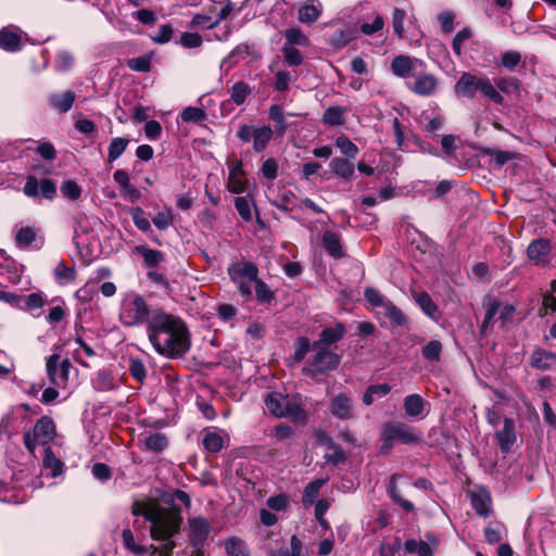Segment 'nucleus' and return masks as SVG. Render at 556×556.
Returning a JSON list of instances; mask_svg holds the SVG:
<instances>
[{"instance_id": "1", "label": "nucleus", "mask_w": 556, "mask_h": 556, "mask_svg": "<svg viewBox=\"0 0 556 556\" xmlns=\"http://www.w3.org/2000/svg\"><path fill=\"white\" fill-rule=\"evenodd\" d=\"M132 514L143 516L150 523V532L153 540L167 541L164 552L161 553L154 545L149 546L152 556H172L175 543L169 539L179 532L182 521L181 509L172 506L163 507L157 501L148 498L136 501L132 504Z\"/></svg>"}, {"instance_id": "2", "label": "nucleus", "mask_w": 556, "mask_h": 556, "mask_svg": "<svg viewBox=\"0 0 556 556\" xmlns=\"http://www.w3.org/2000/svg\"><path fill=\"white\" fill-rule=\"evenodd\" d=\"M156 308L150 307L146 299L135 292H128L123 296L118 318L124 327L132 328L149 324Z\"/></svg>"}, {"instance_id": "3", "label": "nucleus", "mask_w": 556, "mask_h": 556, "mask_svg": "<svg viewBox=\"0 0 556 556\" xmlns=\"http://www.w3.org/2000/svg\"><path fill=\"white\" fill-rule=\"evenodd\" d=\"M152 344L156 353L167 358L182 357L191 346L190 332L184 321Z\"/></svg>"}, {"instance_id": "4", "label": "nucleus", "mask_w": 556, "mask_h": 556, "mask_svg": "<svg viewBox=\"0 0 556 556\" xmlns=\"http://www.w3.org/2000/svg\"><path fill=\"white\" fill-rule=\"evenodd\" d=\"M152 344L156 353L167 358L182 357L191 346L190 332L184 321Z\"/></svg>"}, {"instance_id": "5", "label": "nucleus", "mask_w": 556, "mask_h": 556, "mask_svg": "<svg viewBox=\"0 0 556 556\" xmlns=\"http://www.w3.org/2000/svg\"><path fill=\"white\" fill-rule=\"evenodd\" d=\"M340 361L341 357L331 352L328 348L312 345V355L308 357L303 371L306 376L312 378L327 375L338 368Z\"/></svg>"}, {"instance_id": "6", "label": "nucleus", "mask_w": 556, "mask_h": 556, "mask_svg": "<svg viewBox=\"0 0 556 556\" xmlns=\"http://www.w3.org/2000/svg\"><path fill=\"white\" fill-rule=\"evenodd\" d=\"M181 318L173 314H168L163 309L156 308L147 326V334L151 344L160 338L165 337L173 328L179 326Z\"/></svg>"}, {"instance_id": "7", "label": "nucleus", "mask_w": 556, "mask_h": 556, "mask_svg": "<svg viewBox=\"0 0 556 556\" xmlns=\"http://www.w3.org/2000/svg\"><path fill=\"white\" fill-rule=\"evenodd\" d=\"M274 130L269 126L255 127L243 124L238 128L237 137L243 143L253 141V150L256 153L264 151L273 139Z\"/></svg>"}, {"instance_id": "8", "label": "nucleus", "mask_w": 556, "mask_h": 556, "mask_svg": "<svg viewBox=\"0 0 556 556\" xmlns=\"http://www.w3.org/2000/svg\"><path fill=\"white\" fill-rule=\"evenodd\" d=\"M71 367V362L67 358L61 361L59 354H52L47 358V375L50 381L58 387L66 384Z\"/></svg>"}, {"instance_id": "9", "label": "nucleus", "mask_w": 556, "mask_h": 556, "mask_svg": "<svg viewBox=\"0 0 556 556\" xmlns=\"http://www.w3.org/2000/svg\"><path fill=\"white\" fill-rule=\"evenodd\" d=\"M387 430L389 441H395L403 444H416L421 441L420 433L416 432L410 426L402 422H388L383 426Z\"/></svg>"}, {"instance_id": "10", "label": "nucleus", "mask_w": 556, "mask_h": 556, "mask_svg": "<svg viewBox=\"0 0 556 556\" xmlns=\"http://www.w3.org/2000/svg\"><path fill=\"white\" fill-rule=\"evenodd\" d=\"M438 86V77L427 72L416 73L414 75V81L407 84L408 89L420 97H430L434 94Z\"/></svg>"}, {"instance_id": "11", "label": "nucleus", "mask_w": 556, "mask_h": 556, "mask_svg": "<svg viewBox=\"0 0 556 556\" xmlns=\"http://www.w3.org/2000/svg\"><path fill=\"white\" fill-rule=\"evenodd\" d=\"M424 61L408 55H396L391 62V72L400 78H407L416 74L418 67H425Z\"/></svg>"}, {"instance_id": "12", "label": "nucleus", "mask_w": 556, "mask_h": 556, "mask_svg": "<svg viewBox=\"0 0 556 556\" xmlns=\"http://www.w3.org/2000/svg\"><path fill=\"white\" fill-rule=\"evenodd\" d=\"M189 540L194 548L202 547L206 542L212 527L204 517H194L189 519Z\"/></svg>"}, {"instance_id": "13", "label": "nucleus", "mask_w": 556, "mask_h": 556, "mask_svg": "<svg viewBox=\"0 0 556 556\" xmlns=\"http://www.w3.org/2000/svg\"><path fill=\"white\" fill-rule=\"evenodd\" d=\"M27 197L36 198L39 193L48 200H52L56 195L55 184L50 179H42L40 182L34 176H29L23 188Z\"/></svg>"}, {"instance_id": "14", "label": "nucleus", "mask_w": 556, "mask_h": 556, "mask_svg": "<svg viewBox=\"0 0 556 556\" xmlns=\"http://www.w3.org/2000/svg\"><path fill=\"white\" fill-rule=\"evenodd\" d=\"M482 77L465 72L456 81L454 90L458 98L473 99L479 91Z\"/></svg>"}, {"instance_id": "15", "label": "nucleus", "mask_w": 556, "mask_h": 556, "mask_svg": "<svg viewBox=\"0 0 556 556\" xmlns=\"http://www.w3.org/2000/svg\"><path fill=\"white\" fill-rule=\"evenodd\" d=\"M471 505L479 516L488 517L492 514V497L483 486H477L470 493Z\"/></svg>"}, {"instance_id": "16", "label": "nucleus", "mask_w": 556, "mask_h": 556, "mask_svg": "<svg viewBox=\"0 0 556 556\" xmlns=\"http://www.w3.org/2000/svg\"><path fill=\"white\" fill-rule=\"evenodd\" d=\"M330 413L338 419L348 420L353 417L352 400L345 393H339L331 400Z\"/></svg>"}, {"instance_id": "17", "label": "nucleus", "mask_w": 556, "mask_h": 556, "mask_svg": "<svg viewBox=\"0 0 556 556\" xmlns=\"http://www.w3.org/2000/svg\"><path fill=\"white\" fill-rule=\"evenodd\" d=\"M345 326L338 321L334 326L326 327L321 330L319 339L313 342V346H326L339 342L345 334Z\"/></svg>"}, {"instance_id": "18", "label": "nucleus", "mask_w": 556, "mask_h": 556, "mask_svg": "<svg viewBox=\"0 0 556 556\" xmlns=\"http://www.w3.org/2000/svg\"><path fill=\"white\" fill-rule=\"evenodd\" d=\"M549 252L551 244L549 241L545 239L533 240L527 249L528 257L536 265L546 264L548 262Z\"/></svg>"}, {"instance_id": "19", "label": "nucleus", "mask_w": 556, "mask_h": 556, "mask_svg": "<svg viewBox=\"0 0 556 556\" xmlns=\"http://www.w3.org/2000/svg\"><path fill=\"white\" fill-rule=\"evenodd\" d=\"M229 275L235 281L245 278L249 282H254L258 279V268L252 262H240L229 268Z\"/></svg>"}, {"instance_id": "20", "label": "nucleus", "mask_w": 556, "mask_h": 556, "mask_svg": "<svg viewBox=\"0 0 556 556\" xmlns=\"http://www.w3.org/2000/svg\"><path fill=\"white\" fill-rule=\"evenodd\" d=\"M530 365L539 370H548L556 365V354L542 348H536L530 357Z\"/></svg>"}, {"instance_id": "21", "label": "nucleus", "mask_w": 556, "mask_h": 556, "mask_svg": "<svg viewBox=\"0 0 556 556\" xmlns=\"http://www.w3.org/2000/svg\"><path fill=\"white\" fill-rule=\"evenodd\" d=\"M22 47L21 35L17 29L8 26L0 30V48L9 52H15Z\"/></svg>"}, {"instance_id": "22", "label": "nucleus", "mask_w": 556, "mask_h": 556, "mask_svg": "<svg viewBox=\"0 0 556 556\" xmlns=\"http://www.w3.org/2000/svg\"><path fill=\"white\" fill-rule=\"evenodd\" d=\"M40 230L34 226H22L15 233V244L20 249L30 248L39 239Z\"/></svg>"}, {"instance_id": "23", "label": "nucleus", "mask_w": 556, "mask_h": 556, "mask_svg": "<svg viewBox=\"0 0 556 556\" xmlns=\"http://www.w3.org/2000/svg\"><path fill=\"white\" fill-rule=\"evenodd\" d=\"M501 450L507 453L516 441L515 424L513 419L505 418L503 429L496 433Z\"/></svg>"}, {"instance_id": "24", "label": "nucleus", "mask_w": 556, "mask_h": 556, "mask_svg": "<svg viewBox=\"0 0 556 556\" xmlns=\"http://www.w3.org/2000/svg\"><path fill=\"white\" fill-rule=\"evenodd\" d=\"M76 100V94L72 90H67L63 93H53L49 98L50 105L59 113L68 112Z\"/></svg>"}, {"instance_id": "25", "label": "nucleus", "mask_w": 556, "mask_h": 556, "mask_svg": "<svg viewBox=\"0 0 556 556\" xmlns=\"http://www.w3.org/2000/svg\"><path fill=\"white\" fill-rule=\"evenodd\" d=\"M282 417L290 418L292 421H296L300 424L307 422V414L305 409L298 403L295 400H291L287 396L286 402L283 404Z\"/></svg>"}, {"instance_id": "26", "label": "nucleus", "mask_w": 556, "mask_h": 556, "mask_svg": "<svg viewBox=\"0 0 556 556\" xmlns=\"http://www.w3.org/2000/svg\"><path fill=\"white\" fill-rule=\"evenodd\" d=\"M92 386L96 391L108 392L115 390L118 387V382L110 370L101 369L92 380Z\"/></svg>"}, {"instance_id": "27", "label": "nucleus", "mask_w": 556, "mask_h": 556, "mask_svg": "<svg viewBox=\"0 0 556 556\" xmlns=\"http://www.w3.org/2000/svg\"><path fill=\"white\" fill-rule=\"evenodd\" d=\"M403 407L408 417L421 418L426 407V402L419 394H409L405 396Z\"/></svg>"}, {"instance_id": "28", "label": "nucleus", "mask_w": 556, "mask_h": 556, "mask_svg": "<svg viewBox=\"0 0 556 556\" xmlns=\"http://www.w3.org/2000/svg\"><path fill=\"white\" fill-rule=\"evenodd\" d=\"M323 247L334 258H340L344 255L340 236L331 230H327L323 235Z\"/></svg>"}, {"instance_id": "29", "label": "nucleus", "mask_w": 556, "mask_h": 556, "mask_svg": "<svg viewBox=\"0 0 556 556\" xmlns=\"http://www.w3.org/2000/svg\"><path fill=\"white\" fill-rule=\"evenodd\" d=\"M329 166L334 176L344 180L351 179L355 172L354 165L343 157H333Z\"/></svg>"}, {"instance_id": "30", "label": "nucleus", "mask_w": 556, "mask_h": 556, "mask_svg": "<svg viewBox=\"0 0 556 556\" xmlns=\"http://www.w3.org/2000/svg\"><path fill=\"white\" fill-rule=\"evenodd\" d=\"M33 432L42 440V442L51 440L55 433L53 420L49 417H41L36 421Z\"/></svg>"}, {"instance_id": "31", "label": "nucleus", "mask_w": 556, "mask_h": 556, "mask_svg": "<svg viewBox=\"0 0 556 556\" xmlns=\"http://www.w3.org/2000/svg\"><path fill=\"white\" fill-rule=\"evenodd\" d=\"M135 252L143 257V265L151 269L164 261V254L159 250L150 249L146 245H138Z\"/></svg>"}, {"instance_id": "32", "label": "nucleus", "mask_w": 556, "mask_h": 556, "mask_svg": "<svg viewBox=\"0 0 556 556\" xmlns=\"http://www.w3.org/2000/svg\"><path fill=\"white\" fill-rule=\"evenodd\" d=\"M140 441L143 443L144 448L147 451H150L153 453H161L168 445V440H167L166 435L161 432H156L151 435H148L143 439H140Z\"/></svg>"}, {"instance_id": "33", "label": "nucleus", "mask_w": 556, "mask_h": 556, "mask_svg": "<svg viewBox=\"0 0 556 556\" xmlns=\"http://www.w3.org/2000/svg\"><path fill=\"white\" fill-rule=\"evenodd\" d=\"M346 112H348V110L345 108L338 106V105L330 106L324 112L321 121L325 125H328V126L343 125L345 122L344 116H345Z\"/></svg>"}, {"instance_id": "34", "label": "nucleus", "mask_w": 556, "mask_h": 556, "mask_svg": "<svg viewBox=\"0 0 556 556\" xmlns=\"http://www.w3.org/2000/svg\"><path fill=\"white\" fill-rule=\"evenodd\" d=\"M397 477H399V475H396V473L391 476L390 483L388 486L389 496L392 498V501L394 503L400 505L406 513H410L415 508L414 504L410 501L405 500L401 496L400 491L396 486Z\"/></svg>"}, {"instance_id": "35", "label": "nucleus", "mask_w": 556, "mask_h": 556, "mask_svg": "<svg viewBox=\"0 0 556 556\" xmlns=\"http://www.w3.org/2000/svg\"><path fill=\"white\" fill-rule=\"evenodd\" d=\"M404 551L408 554H417L418 556H434L433 548L425 541H416L408 539L405 541Z\"/></svg>"}, {"instance_id": "36", "label": "nucleus", "mask_w": 556, "mask_h": 556, "mask_svg": "<svg viewBox=\"0 0 556 556\" xmlns=\"http://www.w3.org/2000/svg\"><path fill=\"white\" fill-rule=\"evenodd\" d=\"M286 399L287 396H283L278 392L269 393L265 399L266 409L275 417L282 418V409Z\"/></svg>"}, {"instance_id": "37", "label": "nucleus", "mask_w": 556, "mask_h": 556, "mask_svg": "<svg viewBox=\"0 0 556 556\" xmlns=\"http://www.w3.org/2000/svg\"><path fill=\"white\" fill-rule=\"evenodd\" d=\"M416 303L421 311L429 317L435 318L438 314V305L432 301L431 296L425 292H418L414 296Z\"/></svg>"}, {"instance_id": "38", "label": "nucleus", "mask_w": 556, "mask_h": 556, "mask_svg": "<svg viewBox=\"0 0 556 556\" xmlns=\"http://www.w3.org/2000/svg\"><path fill=\"white\" fill-rule=\"evenodd\" d=\"M383 314L390 320L392 327H401L406 323V316L404 313L394 305L391 301L384 304L382 307Z\"/></svg>"}, {"instance_id": "39", "label": "nucleus", "mask_w": 556, "mask_h": 556, "mask_svg": "<svg viewBox=\"0 0 556 556\" xmlns=\"http://www.w3.org/2000/svg\"><path fill=\"white\" fill-rule=\"evenodd\" d=\"M129 144V139L124 137L113 138L108 149V162L113 163L126 151Z\"/></svg>"}, {"instance_id": "40", "label": "nucleus", "mask_w": 556, "mask_h": 556, "mask_svg": "<svg viewBox=\"0 0 556 556\" xmlns=\"http://www.w3.org/2000/svg\"><path fill=\"white\" fill-rule=\"evenodd\" d=\"M43 466L51 471L53 477L60 476L64 468L63 462L54 455L51 447L45 450Z\"/></svg>"}, {"instance_id": "41", "label": "nucleus", "mask_w": 556, "mask_h": 556, "mask_svg": "<svg viewBox=\"0 0 556 556\" xmlns=\"http://www.w3.org/2000/svg\"><path fill=\"white\" fill-rule=\"evenodd\" d=\"M227 556H249V549L243 540L232 536L225 543Z\"/></svg>"}, {"instance_id": "42", "label": "nucleus", "mask_w": 556, "mask_h": 556, "mask_svg": "<svg viewBox=\"0 0 556 556\" xmlns=\"http://www.w3.org/2000/svg\"><path fill=\"white\" fill-rule=\"evenodd\" d=\"M269 118L275 123L276 132L278 136H283L288 126L285 119V113L280 105L274 104L269 108Z\"/></svg>"}, {"instance_id": "43", "label": "nucleus", "mask_w": 556, "mask_h": 556, "mask_svg": "<svg viewBox=\"0 0 556 556\" xmlns=\"http://www.w3.org/2000/svg\"><path fill=\"white\" fill-rule=\"evenodd\" d=\"M230 100L237 105L245 102L247 97L251 93V88L245 81H237L229 90Z\"/></svg>"}, {"instance_id": "44", "label": "nucleus", "mask_w": 556, "mask_h": 556, "mask_svg": "<svg viewBox=\"0 0 556 556\" xmlns=\"http://www.w3.org/2000/svg\"><path fill=\"white\" fill-rule=\"evenodd\" d=\"M483 307L485 308V315L481 325V329L484 331L493 321L494 316L500 312L501 303L496 299L488 298L483 302Z\"/></svg>"}, {"instance_id": "45", "label": "nucleus", "mask_w": 556, "mask_h": 556, "mask_svg": "<svg viewBox=\"0 0 556 556\" xmlns=\"http://www.w3.org/2000/svg\"><path fill=\"white\" fill-rule=\"evenodd\" d=\"M328 450H331L332 453H327L325 455V459L328 464H331L333 466H337L348 459L346 454L344 451L336 444L331 439H328L326 441Z\"/></svg>"}, {"instance_id": "46", "label": "nucleus", "mask_w": 556, "mask_h": 556, "mask_svg": "<svg viewBox=\"0 0 556 556\" xmlns=\"http://www.w3.org/2000/svg\"><path fill=\"white\" fill-rule=\"evenodd\" d=\"M479 91L481 94L489 100L493 101L496 104H502L504 101V98L502 94L496 90V88L492 85L491 80L489 78H481V83L479 86Z\"/></svg>"}, {"instance_id": "47", "label": "nucleus", "mask_w": 556, "mask_h": 556, "mask_svg": "<svg viewBox=\"0 0 556 556\" xmlns=\"http://www.w3.org/2000/svg\"><path fill=\"white\" fill-rule=\"evenodd\" d=\"M336 146L339 148L342 154L350 159H355L359 152L357 146L344 135L339 136L336 139Z\"/></svg>"}, {"instance_id": "48", "label": "nucleus", "mask_w": 556, "mask_h": 556, "mask_svg": "<svg viewBox=\"0 0 556 556\" xmlns=\"http://www.w3.org/2000/svg\"><path fill=\"white\" fill-rule=\"evenodd\" d=\"M184 123H200L206 119L207 114L201 108L188 106L180 114Z\"/></svg>"}, {"instance_id": "49", "label": "nucleus", "mask_w": 556, "mask_h": 556, "mask_svg": "<svg viewBox=\"0 0 556 556\" xmlns=\"http://www.w3.org/2000/svg\"><path fill=\"white\" fill-rule=\"evenodd\" d=\"M326 479H316L305 486L303 494L304 505L313 504L319 493L320 488L326 483Z\"/></svg>"}, {"instance_id": "50", "label": "nucleus", "mask_w": 556, "mask_h": 556, "mask_svg": "<svg viewBox=\"0 0 556 556\" xmlns=\"http://www.w3.org/2000/svg\"><path fill=\"white\" fill-rule=\"evenodd\" d=\"M320 9L314 4H305L299 9V20L301 23H314L320 16Z\"/></svg>"}, {"instance_id": "51", "label": "nucleus", "mask_w": 556, "mask_h": 556, "mask_svg": "<svg viewBox=\"0 0 556 556\" xmlns=\"http://www.w3.org/2000/svg\"><path fill=\"white\" fill-rule=\"evenodd\" d=\"M254 290L257 301L262 303H269L275 298L274 292L262 279L254 281Z\"/></svg>"}, {"instance_id": "52", "label": "nucleus", "mask_w": 556, "mask_h": 556, "mask_svg": "<svg viewBox=\"0 0 556 556\" xmlns=\"http://www.w3.org/2000/svg\"><path fill=\"white\" fill-rule=\"evenodd\" d=\"M285 37H286L285 45H291V47H294V45L308 46V43H309L308 38L299 28L287 29L285 33Z\"/></svg>"}, {"instance_id": "53", "label": "nucleus", "mask_w": 556, "mask_h": 556, "mask_svg": "<svg viewBox=\"0 0 556 556\" xmlns=\"http://www.w3.org/2000/svg\"><path fill=\"white\" fill-rule=\"evenodd\" d=\"M442 353V343L431 340L422 348V356L428 361L439 362Z\"/></svg>"}, {"instance_id": "54", "label": "nucleus", "mask_w": 556, "mask_h": 556, "mask_svg": "<svg viewBox=\"0 0 556 556\" xmlns=\"http://www.w3.org/2000/svg\"><path fill=\"white\" fill-rule=\"evenodd\" d=\"M282 54L285 58V62L291 66H298L303 62V55L301 51L291 45H283Z\"/></svg>"}, {"instance_id": "55", "label": "nucleus", "mask_w": 556, "mask_h": 556, "mask_svg": "<svg viewBox=\"0 0 556 556\" xmlns=\"http://www.w3.org/2000/svg\"><path fill=\"white\" fill-rule=\"evenodd\" d=\"M312 344L309 339L306 337H300L295 342V350L293 354V359L296 363L302 362L307 353L312 351Z\"/></svg>"}, {"instance_id": "56", "label": "nucleus", "mask_w": 556, "mask_h": 556, "mask_svg": "<svg viewBox=\"0 0 556 556\" xmlns=\"http://www.w3.org/2000/svg\"><path fill=\"white\" fill-rule=\"evenodd\" d=\"M203 446L211 453H217L223 448V438L216 432H207L203 438Z\"/></svg>"}, {"instance_id": "57", "label": "nucleus", "mask_w": 556, "mask_h": 556, "mask_svg": "<svg viewBox=\"0 0 556 556\" xmlns=\"http://www.w3.org/2000/svg\"><path fill=\"white\" fill-rule=\"evenodd\" d=\"M130 215L136 227L147 232L151 229L150 220L144 216V212L141 207L137 206L130 210Z\"/></svg>"}, {"instance_id": "58", "label": "nucleus", "mask_w": 556, "mask_h": 556, "mask_svg": "<svg viewBox=\"0 0 556 556\" xmlns=\"http://www.w3.org/2000/svg\"><path fill=\"white\" fill-rule=\"evenodd\" d=\"M154 226L160 230H165L173 225L174 216L172 208L159 212L152 219Z\"/></svg>"}, {"instance_id": "59", "label": "nucleus", "mask_w": 556, "mask_h": 556, "mask_svg": "<svg viewBox=\"0 0 556 556\" xmlns=\"http://www.w3.org/2000/svg\"><path fill=\"white\" fill-rule=\"evenodd\" d=\"M129 372L136 380H138L141 383L144 381L147 377L146 366L140 358H130Z\"/></svg>"}, {"instance_id": "60", "label": "nucleus", "mask_w": 556, "mask_h": 556, "mask_svg": "<svg viewBox=\"0 0 556 556\" xmlns=\"http://www.w3.org/2000/svg\"><path fill=\"white\" fill-rule=\"evenodd\" d=\"M364 296L368 303L374 307H383L389 300H386L383 295L375 288L368 287L364 290Z\"/></svg>"}, {"instance_id": "61", "label": "nucleus", "mask_w": 556, "mask_h": 556, "mask_svg": "<svg viewBox=\"0 0 556 556\" xmlns=\"http://www.w3.org/2000/svg\"><path fill=\"white\" fill-rule=\"evenodd\" d=\"M235 206L244 222L252 220V211L249 200L245 197H238L235 199Z\"/></svg>"}, {"instance_id": "62", "label": "nucleus", "mask_w": 556, "mask_h": 556, "mask_svg": "<svg viewBox=\"0 0 556 556\" xmlns=\"http://www.w3.org/2000/svg\"><path fill=\"white\" fill-rule=\"evenodd\" d=\"M122 536H123V542H124L125 547L127 549H129L130 552L138 554V555L144 554L148 552V549L146 547L137 545L135 543L134 534L130 529H124Z\"/></svg>"}, {"instance_id": "63", "label": "nucleus", "mask_w": 556, "mask_h": 556, "mask_svg": "<svg viewBox=\"0 0 556 556\" xmlns=\"http://www.w3.org/2000/svg\"><path fill=\"white\" fill-rule=\"evenodd\" d=\"M127 66L135 72L146 73L150 71L151 60L146 55L129 59L127 61Z\"/></svg>"}, {"instance_id": "64", "label": "nucleus", "mask_w": 556, "mask_h": 556, "mask_svg": "<svg viewBox=\"0 0 556 556\" xmlns=\"http://www.w3.org/2000/svg\"><path fill=\"white\" fill-rule=\"evenodd\" d=\"M293 80H295V77H292L290 72L279 71L276 73V81L274 84V89L277 91H286L289 89V85Z\"/></svg>"}]
</instances>
